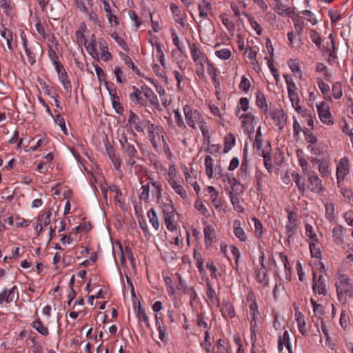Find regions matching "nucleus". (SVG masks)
Masks as SVG:
<instances>
[{"label": "nucleus", "instance_id": "58", "mask_svg": "<svg viewBox=\"0 0 353 353\" xmlns=\"http://www.w3.org/2000/svg\"><path fill=\"white\" fill-rule=\"evenodd\" d=\"M163 216L172 215L174 212V208L172 205V201L170 200L168 203H163L162 206Z\"/></svg>", "mask_w": 353, "mask_h": 353}, {"label": "nucleus", "instance_id": "7", "mask_svg": "<svg viewBox=\"0 0 353 353\" xmlns=\"http://www.w3.org/2000/svg\"><path fill=\"white\" fill-rule=\"evenodd\" d=\"M336 292L338 295L347 294L352 290V284L350 282V278L345 274L339 276V282L336 283Z\"/></svg>", "mask_w": 353, "mask_h": 353}, {"label": "nucleus", "instance_id": "51", "mask_svg": "<svg viewBox=\"0 0 353 353\" xmlns=\"http://www.w3.org/2000/svg\"><path fill=\"white\" fill-rule=\"evenodd\" d=\"M0 8L6 15L9 16L11 14L12 6L10 0H0Z\"/></svg>", "mask_w": 353, "mask_h": 353}, {"label": "nucleus", "instance_id": "40", "mask_svg": "<svg viewBox=\"0 0 353 353\" xmlns=\"http://www.w3.org/2000/svg\"><path fill=\"white\" fill-rule=\"evenodd\" d=\"M235 144V137L232 134H229L225 137V142H224V150L223 152L227 153L228 152L231 148Z\"/></svg>", "mask_w": 353, "mask_h": 353}, {"label": "nucleus", "instance_id": "38", "mask_svg": "<svg viewBox=\"0 0 353 353\" xmlns=\"http://www.w3.org/2000/svg\"><path fill=\"white\" fill-rule=\"evenodd\" d=\"M147 215L153 228L156 230H159L160 224L155 210L152 208L150 209L148 211Z\"/></svg>", "mask_w": 353, "mask_h": 353}, {"label": "nucleus", "instance_id": "17", "mask_svg": "<svg viewBox=\"0 0 353 353\" xmlns=\"http://www.w3.org/2000/svg\"><path fill=\"white\" fill-rule=\"evenodd\" d=\"M52 215V210L48 208L45 210L43 214H40L37 218L38 226H40L38 231V236L40 235L43 231V228L48 226L50 223V216Z\"/></svg>", "mask_w": 353, "mask_h": 353}, {"label": "nucleus", "instance_id": "22", "mask_svg": "<svg viewBox=\"0 0 353 353\" xmlns=\"http://www.w3.org/2000/svg\"><path fill=\"white\" fill-rule=\"evenodd\" d=\"M141 187L139 190V198L141 201H144L145 202H149L150 201V191L151 184L148 183H141Z\"/></svg>", "mask_w": 353, "mask_h": 353}, {"label": "nucleus", "instance_id": "62", "mask_svg": "<svg viewBox=\"0 0 353 353\" xmlns=\"http://www.w3.org/2000/svg\"><path fill=\"white\" fill-rule=\"evenodd\" d=\"M193 257L196 261V268H198V270L200 272H202L204 270V268H203L204 260H203V259L201 257V256L200 254L196 253V251H194V252Z\"/></svg>", "mask_w": 353, "mask_h": 353}, {"label": "nucleus", "instance_id": "56", "mask_svg": "<svg viewBox=\"0 0 353 353\" xmlns=\"http://www.w3.org/2000/svg\"><path fill=\"white\" fill-rule=\"evenodd\" d=\"M111 37L114 39V41L117 43V44L122 48L125 51H128L129 48L128 46L127 43L124 41L123 39L120 37L117 32H113L111 34Z\"/></svg>", "mask_w": 353, "mask_h": 353}, {"label": "nucleus", "instance_id": "30", "mask_svg": "<svg viewBox=\"0 0 353 353\" xmlns=\"http://www.w3.org/2000/svg\"><path fill=\"white\" fill-rule=\"evenodd\" d=\"M141 89L145 97L148 99L151 104H157L158 99L152 89L146 85L141 86Z\"/></svg>", "mask_w": 353, "mask_h": 353}, {"label": "nucleus", "instance_id": "2", "mask_svg": "<svg viewBox=\"0 0 353 353\" xmlns=\"http://www.w3.org/2000/svg\"><path fill=\"white\" fill-rule=\"evenodd\" d=\"M183 112L187 124L194 129H196L197 124L199 126L205 122L201 114L196 110H192L188 105L183 107Z\"/></svg>", "mask_w": 353, "mask_h": 353}, {"label": "nucleus", "instance_id": "61", "mask_svg": "<svg viewBox=\"0 0 353 353\" xmlns=\"http://www.w3.org/2000/svg\"><path fill=\"white\" fill-rule=\"evenodd\" d=\"M215 54L221 59H228L231 57V51L228 48H222L215 52Z\"/></svg>", "mask_w": 353, "mask_h": 353}, {"label": "nucleus", "instance_id": "16", "mask_svg": "<svg viewBox=\"0 0 353 353\" xmlns=\"http://www.w3.org/2000/svg\"><path fill=\"white\" fill-rule=\"evenodd\" d=\"M134 307L139 323H144L146 327L151 330L149 318L145 312V309L141 305V303L139 302L137 305H134Z\"/></svg>", "mask_w": 353, "mask_h": 353}, {"label": "nucleus", "instance_id": "12", "mask_svg": "<svg viewBox=\"0 0 353 353\" xmlns=\"http://www.w3.org/2000/svg\"><path fill=\"white\" fill-rule=\"evenodd\" d=\"M272 119L279 130H282L287 121V115L282 109H276L270 112Z\"/></svg>", "mask_w": 353, "mask_h": 353}, {"label": "nucleus", "instance_id": "43", "mask_svg": "<svg viewBox=\"0 0 353 353\" xmlns=\"http://www.w3.org/2000/svg\"><path fill=\"white\" fill-rule=\"evenodd\" d=\"M120 55L125 64L130 68L137 74L140 75L139 70L134 65L131 58L123 53H121Z\"/></svg>", "mask_w": 353, "mask_h": 353}, {"label": "nucleus", "instance_id": "3", "mask_svg": "<svg viewBox=\"0 0 353 353\" xmlns=\"http://www.w3.org/2000/svg\"><path fill=\"white\" fill-rule=\"evenodd\" d=\"M306 176L308 183L307 188L312 192L320 194L324 191L325 188L322 181L314 171L308 172Z\"/></svg>", "mask_w": 353, "mask_h": 353}, {"label": "nucleus", "instance_id": "45", "mask_svg": "<svg viewBox=\"0 0 353 353\" xmlns=\"http://www.w3.org/2000/svg\"><path fill=\"white\" fill-rule=\"evenodd\" d=\"M252 221L254 224V233L257 238H261L264 232L262 223L256 218L254 217Z\"/></svg>", "mask_w": 353, "mask_h": 353}, {"label": "nucleus", "instance_id": "31", "mask_svg": "<svg viewBox=\"0 0 353 353\" xmlns=\"http://www.w3.org/2000/svg\"><path fill=\"white\" fill-rule=\"evenodd\" d=\"M205 172L208 177L212 179L214 176V160L210 155L205 158Z\"/></svg>", "mask_w": 353, "mask_h": 353}, {"label": "nucleus", "instance_id": "39", "mask_svg": "<svg viewBox=\"0 0 353 353\" xmlns=\"http://www.w3.org/2000/svg\"><path fill=\"white\" fill-rule=\"evenodd\" d=\"M32 326L43 336H48L49 334L48 329L43 325V323L39 319L33 321Z\"/></svg>", "mask_w": 353, "mask_h": 353}, {"label": "nucleus", "instance_id": "1", "mask_svg": "<svg viewBox=\"0 0 353 353\" xmlns=\"http://www.w3.org/2000/svg\"><path fill=\"white\" fill-rule=\"evenodd\" d=\"M119 142L124 150L126 157L128 158L127 163L128 165L133 166L136 163L138 159V151L135 148L137 142L133 139H128L124 128L119 129Z\"/></svg>", "mask_w": 353, "mask_h": 353}, {"label": "nucleus", "instance_id": "14", "mask_svg": "<svg viewBox=\"0 0 353 353\" xmlns=\"http://www.w3.org/2000/svg\"><path fill=\"white\" fill-rule=\"evenodd\" d=\"M313 282H312V289L314 292H317L319 294L326 295L327 290L325 282L323 280V277L322 275H320L318 279H316V272H313Z\"/></svg>", "mask_w": 353, "mask_h": 353}, {"label": "nucleus", "instance_id": "21", "mask_svg": "<svg viewBox=\"0 0 353 353\" xmlns=\"http://www.w3.org/2000/svg\"><path fill=\"white\" fill-rule=\"evenodd\" d=\"M234 234L236 238L241 242L247 240V235L244 230L241 227V222L239 220H234L233 223Z\"/></svg>", "mask_w": 353, "mask_h": 353}, {"label": "nucleus", "instance_id": "19", "mask_svg": "<svg viewBox=\"0 0 353 353\" xmlns=\"http://www.w3.org/2000/svg\"><path fill=\"white\" fill-rule=\"evenodd\" d=\"M106 152L112 161L113 165L116 170H119L121 167V160L116 156L114 148L109 143L108 141L105 143Z\"/></svg>", "mask_w": 353, "mask_h": 353}, {"label": "nucleus", "instance_id": "4", "mask_svg": "<svg viewBox=\"0 0 353 353\" xmlns=\"http://www.w3.org/2000/svg\"><path fill=\"white\" fill-rule=\"evenodd\" d=\"M25 52L28 57L29 63L32 65L36 63V57L37 54H42L43 48L41 45L37 42L34 41L30 46L24 48Z\"/></svg>", "mask_w": 353, "mask_h": 353}, {"label": "nucleus", "instance_id": "46", "mask_svg": "<svg viewBox=\"0 0 353 353\" xmlns=\"http://www.w3.org/2000/svg\"><path fill=\"white\" fill-rule=\"evenodd\" d=\"M36 29L38 33L45 39L48 37V32L47 31V25L44 22L38 21L36 23Z\"/></svg>", "mask_w": 353, "mask_h": 353}, {"label": "nucleus", "instance_id": "54", "mask_svg": "<svg viewBox=\"0 0 353 353\" xmlns=\"http://www.w3.org/2000/svg\"><path fill=\"white\" fill-rule=\"evenodd\" d=\"M305 235L310 238L312 241H319L317 236L313 229V227L309 224L305 223Z\"/></svg>", "mask_w": 353, "mask_h": 353}, {"label": "nucleus", "instance_id": "20", "mask_svg": "<svg viewBox=\"0 0 353 353\" xmlns=\"http://www.w3.org/2000/svg\"><path fill=\"white\" fill-rule=\"evenodd\" d=\"M17 290L16 286H13L12 288L7 290L4 289L0 293V304H2L4 301L7 303H10L14 301V293Z\"/></svg>", "mask_w": 353, "mask_h": 353}, {"label": "nucleus", "instance_id": "6", "mask_svg": "<svg viewBox=\"0 0 353 353\" xmlns=\"http://www.w3.org/2000/svg\"><path fill=\"white\" fill-rule=\"evenodd\" d=\"M349 173V162L345 157L341 159L336 168V179L339 187Z\"/></svg>", "mask_w": 353, "mask_h": 353}, {"label": "nucleus", "instance_id": "9", "mask_svg": "<svg viewBox=\"0 0 353 353\" xmlns=\"http://www.w3.org/2000/svg\"><path fill=\"white\" fill-rule=\"evenodd\" d=\"M190 53L196 65H200L202 68L203 63L208 60L205 54L202 52L195 43L190 44Z\"/></svg>", "mask_w": 353, "mask_h": 353}, {"label": "nucleus", "instance_id": "44", "mask_svg": "<svg viewBox=\"0 0 353 353\" xmlns=\"http://www.w3.org/2000/svg\"><path fill=\"white\" fill-rule=\"evenodd\" d=\"M310 37L312 41L316 45V46L319 48H321V37L320 34L314 30H310Z\"/></svg>", "mask_w": 353, "mask_h": 353}, {"label": "nucleus", "instance_id": "64", "mask_svg": "<svg viewBox=\"0 0 353 353\" xmlns=\"http://www.w3.org/2000/svg\"><path fill=\"white\" fill-rule=\"evenodd\" d=\"M227 181L228 183L230 185L232 190L233 191L238 190L237 187L240 185V183L237 181V179L232 176V174H227L226 175Z\"/></svg>", "mask_w": 353, "mask_h": 353}, {"label": "nucleus", "instance_id": "32", "mask_svg": "<svg viewBox=\"0 0 353 353\" xmlns=\"http://www.w3.org/2000/svg\"><path fill=\"white\" fill-rule=\"evenodd\" d=\"M344 234V230L341 225H336L332 230V237L334 242L340 244L343 242V237Z\"/></svg>", "mask_w": 353, "mask_h": 353}, {"label": "nucleus", "instance_id": "34", "mask_svg": "<svg viewBox=\"0 0 353 353\" xmlns=\"http://www.w3.org/2000/svg\"><path fill=\"white\" fill-rule=\"evenodd\" d=\"M206 285H207V291H206L207 297L212 302V303L219 305V301L216 295L215 290L213 289L212 285L209 282H207Z\"/></svg>", "mask_w": 353, "mask_h": 353}, {"label": "nucleus", "instance_id": "27", "mask_svg": "<svg viewBox=\"0 0 353 353\" xmlns=\"http://www.w3.org/2000/svg\"><path fill=\"white\" fill-rule=\"evenodd\" d=\"M203 233L205 236V242L207 245H211L215 237V230L212 225H208L204 228Z\"/></svg>", "mask_w": 353, "mask_h": 353}, {"label": "nucleus", "instance_id": "49", "mask_svg": "<svg viewBox=\"0 0 353 353\" xmlns=\"http://www.w3.org/2000/svg\"><path fill=\"white\" fill-rule=\"evenodd\" d=\"M316 82L319 86V88L321 91L322 94L324 96H328L330 92V85L325 83L321 78H317Z\"/></svg>", "mask_w": 353, "mask_h": 353}, {"label": "nucleus", "instance_id": "13", "mask_svg": "<svg viewBox=\"0 0 353 353\" xmlns=\"http://www.w3.org/2000/svg\"><path fill=\"white\" fill-rule=\"evenodd\" d=\"M169 179H168L170 185L176 194L180 195L182 199L187 198L186 191L183 187L177 181L176 177L172 172H168Z\"/></svg>", "mask_w": 353, "mask_h": 353}, {"label": "nucleus", "instance_id": "10", "mask_svg": "<svg viewBox=\"0 0 353 353\" xmlns=\"http://www.w3.org/2000/svg\"><path fill=\"white\" fill-rule=\"evenodd\" d=\"M316 108L321 121L325 124L332 125L334 122L328 107L323 102H321L316 105Z\"/></svg>", "mask_w": 353, "mask_h": 353}, {"label": "nucleus", "instance_id": "60", "mask_svg": "<svg viewBox=\"0 0 353 353\" xmlns=\"http://www.w3.org/2000/svg\"><path fill=\"white\" fill-rule=\"evenodd\" d=\"M319 172L321 174L322 177L328 176L330 174V172L329 170L328 163L325 160L320 163V165H319Z\"/></svg>", "mask_w": 353, "mask_h": 353}, {"label": "nucleus", "instance_id": "35", "mask_svg": "<svg viewBox=\"0 0 353 353\" xmlns=\"http://www.w3.org/2000/svg\"><path fill=\"white\" fill-rule=\"evenodd\" d=\"M85 48L88 53L93 57H98L99 53L97 49L96 41L91 40L90 42H88L86 39L84 41Z\"/></svg>", "mask_w": 353, "mask_h": 353}, {"label": "nucleus", "instance_id": "15", "mask_svg": "<svg viewBox=\"0 0 353 353\" xmlns=\"http://www.w3.org/2000/svg\"><path fill=\"white\" fill-rule=\"evenodd\" d=\"M170 10L174 15V21L180 24L182 27L186 26V14L185 12H182L179 6L174 3H171Z\"/></svg>", "mask_w": 353, "mask_h": 353}, {"label": "nucleus", "instance_id": "42", "mask_svg": "<svg viewBox=\"0 0 353 353\" xmlns=\"http://www.w3.org/2000/svg\"><path fill=\"white\" fill-rule=\"evenodd\" d=\"M110 94L112 97V103L113 108L115 110L117 113L122 114L123 112V107L119 102V98L117 95V93H115L114 94H112L110 92Z\"/></svg>", "mask_w": 353, "mask_h": 353}, {"label": "nucleus", "instance_id": "47", "mask_svg": "<svg viewBox=\"0 0 353 353\" xmlns=\"http://www.w3.org/2000/svg\"><path fill=\"white\" fill-rule=\"evenodd\" d=\"M279 341H281L283 344H284L286 346L289 353H293L292 346L290 343V334L288 330H285L283 332V336H280L279 337Z\"/></svg>", "mask_w": 353, "mask_h": 353}, {"label": "nucleus", "instance_id": "25", "mask_svg": "<svg viewBox=\"0 0 353 353\" xmlns=\"http://www.w3.org/2000/svg\"><path fill=\"white\" fill-rule=\"evenodd\" d=\"M223 316L226 318H233L235 316V310L233 305L230 302H224L221 309Z\"/></svg>", "mask_w": 353, "mask_h": 353}, {"label": "nucleus", "instance_id": "8", "mask_svg": "<svg viewBox=\"0 0 353 353\" xmlns=\"http://www.w3.org/2000/svg\"><path fill=\"white\" fill-rule=\"evenodd\" d=\"M241 125L244 132L248 134H251L254 131V122L255 117L251 113L243 114L240 116Z\"/></svg>", "mask_w": 353, "mask_h": 353}, {"label": "nucleus", "instance_id": "55", "mask_svg": "<svg viewBox=\"0 0 353 353\" xmlns=\"http://www.w3.org/2000/svg\"><path fill=\"white\" fill-rule=\"evenodd\" d=\"M317 243L318 241H312L310 243V250L312 256L319 259L321 256V252Z\"/></svg>", "mask_w": 353, "mask_h": 353}, {"label": "nucleus", "instance_id": "59", "mask_svg": "<svg viewBox=\"0 0 353 353\" xmlns=\"http://www.w3.org/2000/svg\"><path fill=\"white\" fill-rule=\"evenodd\" d=\"M247 18L252 28L256 32L258 35H261L262 33V28L258 22L251 15H248Z\"/></svg>", "mask_w": 353, "mask_h": 353}, {"label": "nucleus", "instance_id": "28", "mask_svg": "<svg viewBox=\"0 0 353 353\" xmlns=\"http://www.w3.org/2000/svg\"><path fill=\"white\" fill-rule=\"evenodd\" d=\"M128 122L131 123L133 128L140 132H143V123L140 121L139 118L134 113L131 112L130 114V117L128 119Z\"/></svg>", "mask_w": 353, "mask_h": 353}, {"label": "nucleus", "instance_id": "26", "mask_svg": "<svg viewBox=\"0 0 353 353\" xmlns=\"http://www.w3.org/2000/svg\"><path fill=\"white\" fill-rule=\"evenodd\" d=\"M256 279L258 282L261 283L264 286H267L268 284V270L265 265L261 267V268L258 270Z\"/></svg>", "mask_w": 353, "mask_h": 353}, {"label": "nucleus", "instance_id": "48", "mask_svg": "<svg viewBox=\"0 0 353 353\" xmlns=\"http://www.w3.org/2000/svg\"><path fill=\"white\" fill-rule=\"evenodd\" d=\"M307 150L311 154L316 157H319L323 154L321 144L318 143L314 145H308Z\"/></svg>", "mask_w": 353, "mask_h": 353}, {"label": "nucleus", "instance_id": "50", "mask_svg": "<svg viewBox=\"0 0 353 353\" xmlns=\"http://www.w3.org/2000/svg\"><path fill=\"white\" fill-rule=\"evenodd\" d=\"M332 95L335 99H339L342 97V85L340 82H335L332 85Z\"/></svg>", "mask_w": 353, "mask_h": 353}, {"label": "nucleus", "instance_id": "23", "mask_svg": "<svg viewBox=\"0 0 353 353\" xmlns=\"http://www.w3.org/2000/svg\"><path fill=\"white\" fill-rule=\"evenodd\" d=\"M256 104L261 110L263 113H266L268 110L267 101L263 93L258 90L256 94Z\"/></svg>", "mask_w": 353, "mask_h": 353}, {"label": "nucleus", "instance_id": "5", "mask_svg": "<svg viewBox=\"0 0 353 353\" xmlns=\"http://www.w3.org/2000/svg\"><path fill=\"white\" fill-rule=\"evenodd\" d=\"M328 39L330 41H327L325 45L323 47L321 46L320 50L328 54L329 58L327 61L331 62L334 61L337 57V48L336 46L335 39L332 34H330L328 36Z\"/></svg>", "mask_w": 353, "mask_h": 353}, {"label": "nucleus", "instance_id": "29", "mask_svg": "<svg viewBox=\"0 0 353 353\" xmlns=\"http://www.w3.org/2000/svg\"><path fill=\"white\" fill-rule=\"evenodd\" d=\"M151 186L152 187L151 190L152 198L155 199L157 202H159L163 190L161 182H154Z\"/></svg>", "mask_w": 353, "mask_h": 353}, {"label": "nucleus", "instance_id": "63", "mask_svg": "<svg viewBox=\"0 0 353 353\" xmlns=\"http://www.w3.org/2000/svg\"><path fill=\"white\" fill-rule=\"evenodd\" d=\"M261 155L263 157L264 165L269 172H271L272 169V159L271 156L268 152H265L263 150L261 151Z\"/></svg>", "mask_w": 353, "mask_h": 353}, {"label": "nucleus", "instance_id": "53", "mask_svg": "<svg viewBox=\"0 0 353 353\" xmlns=\"http://www.w3.org/2000/svg\"><path fill=\"white\" fill-rule=\"evenodd\" d=\"M166 228L170 231H174L176 229V224L174 222V214L163 216Z\"/></svg>", "mask_w": 353, "mask_h": 353}, {"label": "nucleus", "instance_id": "18", "mask_svg": "<svg viewBox=\"0 0 353 353\" xmlns=\"http://www.w3.org/2000/svg\"><path fill=\"white\" fill-rule=\"evenodd\" d=\"M288 94V97L291 101L292 107L296 110L297 112L301 114L302 116H305L307 114V110L303 109V108L300 105V99L296 91L290 92Z\"/></svg>", "mask_w": 353, "mask_h": 353}, {"label": "nucleus", "instance_id": "37", "mask_svg": "<svg viewBox=\"0 0 353 353\" xmlns=\"http://www.w3.org/2000/svg\"><path fill=\"white\" fill-rule=\"evenodd\" d=\"M133 92L130 94V99L132 101H136L137 103L143 105L145 100L140 97L141 92H142L135 86H132Z\"/></svg>", "mask_w": 353, "mask_h": 353}, {"label": "nucleus", "instance_id": "33", "mask_svg": "<svg viewBox=\"0 0 353 353\" xmlns=\"http://www.w3.org/2000/svg\"><path fill=\"white\" fill-rule=\"evenodd\" d=\"M275 6L274 10L277 12L278 14L282 16H288L291 13V10L289 7L285 6L279 0L275 2Z\"/></svg>", "mask_w": 353, "mask_h": 353}, {"label": "nucleus", "instance_id": "11", "mask_svg": "<svg viewBox=\"0 0 353 353\" xmlns=\"http://www.w3.org/2000/svg\"><path fill=\"white\" fill-rule=\"evenodd\" d=\"M249 308L251 316L250 330L252 332V339H253V335H255V329L258 327L257 321L259 320L260 314L258 310V305L255 301L250 303Z\"/></svg>", "mask_w": 353, "mask_h": 353}, {"label": "nucleus", "instance_id": "57", "mask_svg": "<svg viewBox=\"0 0 353 353\" xmlns=\"http://www.w3.org/2000/svg\"><path fill=\"white\" fill-rule=\"evenodd\" d=\"M286 234L288 241L294 236L297 231V224H287L285 225Z\"/></svg>", "mask_w": 353, "mask_h": 353}, {"label": "nucleus", "instance_id": "24", "mask_svg": "<svg viewBox=\"0 0 353 353\" xmlns=\"http://www.w3.org/2000/svg\"><path fill=\"white\" fill-rule=\"evenodd\" d=\"M99 49L101 52V59L105 61L112 59V55L108 51V47L107 46L105 41H104L102 39H99Z\"/></svg>", "mask_w": 353, "mask_h": 353}, {"label": "nucleus", "instance_id": "36", "mask_svg": "<svg viewBox=\"0 0 353 353\" xmlns=\"http://www.w3.org/2000/svg\"><path fill=\"white\" fill-rule=\"evenodd\" d=\"M243 154H245V150H243ZM249 174H250V167L248 165L247 157L244 155L243 159L242 160V162H241L239 175L241 178H246L249 175Z\"/></svg>", "mask_w": 353, "mask_h": 353}, {"label": "nucleus", "instance_id": "41", "mask_svg": "<svg viewBox=\"0 0 353 353\" xmlns=\"http://www.w3.org/2000/svg\"><path fill=\"white\" fill-rule=\"evenodd\" d=\"M296 316L299 331L301 333L302 335L306 336L307 332L305 327L306 324L303 316L301 315L300 312L299 313V314H296Z\"/></svg>", "mask_w": 353, "mask_h": 353}, {"label": "nucleus", "instance_id": "52", "mask_svg": "<svg viewBox=\"0 0 353 353\" xmlns=\"http://www.w3.org/2000/svg\"><path fill=\"white\" fill-rule=\"evenodd\" d=\"M256 54L257 52L252 48L248 46L245 48V55L251 61L252 64L257 63Z\"/></svg>", "mask_w": 353, "mask_h": 353}]
</instances>
